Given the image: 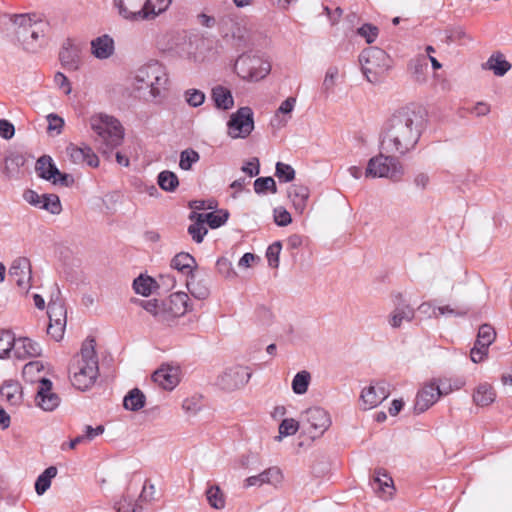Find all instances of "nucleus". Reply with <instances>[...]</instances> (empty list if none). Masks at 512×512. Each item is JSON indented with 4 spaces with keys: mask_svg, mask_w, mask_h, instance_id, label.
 Wrapping results in <instances>:
<instances>
[{
    "mask_svg": "<svg viewBox=\"0 0 512 512\" xmlns=\"http://www.w3.org/2000/svg\"><path fill=\"white\" fill-rule=\"evenodd\" d=\"M423 128V117L411 107L396 110L382 128L380 148L391 155L404 156L415 149Z\"/></svg>",
    "mask_w": 512,
    "mask_h": 512,
    "instance_id": "f257e3e1",
    "label": "nucleus"
},
{
    "mask_svg": "<svg viewBox=\"0 0 512 512\" xmlns=\"http://www.w3.org/2000/svg\"><path fill=\"white\" fill-rule=\"evenodd\" d=\"M168 80L166 68L158 61H150L134 71L131 86L139 98L152 102L163 96Z\"/></svg>",
    "mask_w": 512,
    "mask_h": 512,
    "instance_id": "f03ea898",
    "label": "nucleus"
},
{
    "mask_svg": "<svg viewBox=\"0 0 512 512\" xmlns=\"http://www.w3.org/2000/svg\"><path fill=\"white\" fill-rule=\"evenodd\" d=\"M95 346L94 339L85 340L80 352L74 356L70 364V381L78 390L86 391L90 389L97 380L99 363Z\"/></svg>",
    "mask_w": 512,
    "mask_h": 512,
    "instance_id": "7ed1b4c3",
    "label": "nucleus"
},
{
    "mask_svg": "<svg viewBox=\"0 0 512 512\" xmlns=\"http://www.w3.org/2000/svg\"><path fill=\"white\" fill-rule=\"evenodd\" d=\"M11 20L18 41L25 50L34 52L40 46V39L44 37L46 22L38 19L36 15L26 14L13 15Z\"/></svg>",
    "mask_w": 512,
    "mask_h": 512,
    "instance_id": "20e7f679",
    "label": "nucleus"
},
{
    "mask_svg": "<svg viewBox=\"0 0 512 512\" xmlns=\"http://www.w3.org/2000/svg\"><path fill=\"white\" fill-rule=\"evenodd\" d=\"M90 125L107 148L113 149L121 145L124 138V129L115 117L102 113L96 114L90 118Z\"/></svg>",
    "mask_w": 512,
    "mask_h": 512,
    "instance_id": "39448f33",
    "label": "nucleus"
},
{
    "mask_svg": "<svg viewBox=\"0 0 512 512\" xmlns=\"http://www.w3.org/2000/svg\"><path fill=\"white\" fill-rule=\"evenodd\" d=\"M359 62L363 74L370 83H377L390 67L389 56L378 47L364 49L359 56Z\"/></svg>",
    "mask_w": 512,
    "mask_h": 512,
    "instance_id": "423d86ee",
    "label": "nucleus"
},
{
    "mask_svg": "<svg viewBox=\"0 0 512 512\" xmlns=\"http://www.w3.org/2000/svg\"><path fill=\"white\" fill-rule=\"evenodd\" d=\"M398 155H391L383 152L368 161L365 175L371 178H389L398 180L403 175V167Z\"/></svg>",
    "mask_w": 512,
    "mask_h": 512,
    "instance_id": "0eeeda50",
    "label": "nucleus"
},
{
    "mask_svg": "<svg viewBox=\"0 0 512 512\" xmlns=\"http://www.w3.org/2000/svg\"><path fill=\"white\" fill-rule=\"evenodd\" d=\"M270 70V63L258 56L243 54L234 64V71L237 75L247 81L262 80L269 74Z\"/></svg>",
    "mask_w": 512,
    "mask_h": 512,
    "instance_id": "6e6552de",
    "label": "nucleus"
},
{
    "mask_svg": "<svg viewBox=\"0 0 512 512\" xmlns=\"http://www.w3.org/2000/svg\"><path fill=\"white\" fill-rule=\"evenodd\" d=\"M300 422L311 438L322 436L332 423L329 413L317 406L302 412Z\"/></svg>",
    "mask_w": 512,
    "mask_h": 512,
    "instance_id": "1a4fd4ad",
    "label": "nucleus"
},
{
    "mask_svg": "<svg viewBox=\"0 0 512 512\" xmlns=\"http://www.w3.org/2000/svg\"><path fill=\"white\" fill-rule=\"evenodd\" d=\"M253 111L250 107H241L232 113L227 123L228 135L233 139L246 138L254 129Z\"/></svg>",
    "mask_w": 512,
    "mask_h": 512,
    "instance_id": "9d476101",
    "label": "nucleus"
},
{
    "mask_svg": "<svg viewBox=\"0 0 512 512\" xmlns=\"http://www.w3.org/2000/svg\"><path fill=\"white\" fill-rule=\"evenodd\" d=\"M251 371L248 367L235 365L226 368L220 373L216 380V385L224 391H235L244 387L251 378Z\"/></svg>",
    "mask_w": 512,
    "mask_h": 512,
    "instance_id": "9b49d317",
    "label": "nucleus"
},
{
    "mask_svg": "<svg viewBox=\"0 0 512 512\" xmlns=\"http://www.w3.org/2000/svg\"><path fill=\"white\" fill-rule=\"evenodd\" d=\"M390 395L389 384L385 381L372 382L362 389L360 401L363 409L377 407Z\"/></svg>",
    "mask_w": 512,
    "mask_h": 512,
    "instance_id": "f8f14e48",
    "label": "nucleus"
},
{
    "mask_svg": "<svg viewBox=\"0 0 512 512\" xmlns=\"http://www.w3.org/2000/svg\"><path fill=\"white\" fill-rule=\"evenodd\" d=\"M9 276L24 292L31 287L32 269L27 257H17L9 268Z\"/></svg>",
    "mask_w": 512,
    "mask_h": 512,
    "instance_id": "ddd939ff",
    "label": "nucleus"
},
{
    "mask_svg": "<svg viewBox=\"0 0 512 512\" xmlns=\"http://www.w3.org/2000/svg\"><path fill=\"white\" fill-rule=\"evenodd\" d=\"M415 318L414 308L402 298L401 295L395 297L394 308L387 316V322L393 329H399L404 322L410 323Z\"/></svg>",
    "mask_w": 512,
    "mask_h": 512,
    "instance_id": "4468645a",
    "label": "nucleus"
},
{
    "mask_svg": "<svg viewBox=\"0 0 512 512\" xmlns=\"http://www.w3.org/2000/svg\"><path fill=\"white\" fill-rule=\"evenodd\" d=\"M189 296L184 292H176L163 302L165 323L183 316L189 309Z\"/></svg>",
    "mask_w": 512,
    "mask_h": 512,
    "instance_id": "2eb2a0df",
    "label": "nucleus"
},
{
    "mask_svg": "<svg viewBox=\"0 0 512 512\" xmlns=\"http://www.w3.org/2000/svg\"><path fill=\"white\" fill-rule=\"evenodd\" d=\"M66 153L70 161L76 165H87L92 168L99 166V158L88 145H76L70 143L66 147Z\"/></svg>",
    "mask_w": 512,
    "mask_h": 512,
    "instance_id": "dca6fc26",
    "label": "nucleus"
},
{
    "mask_svg": "<svg viewBox=\"0 0 512 512\" xmlns=\"http://www.w3.org/2000/svg\"><path fill=\"white\" fill-rule=\"evenodd\" d=\"M221 29L225 37H231L238 44L246 42L250 37V28L244 19H223Z\"/></svg>",
    "mask_w": 512,
    "mask_h": 512,
    "instance_id": "f3484780",
    "label": "nucleus"
},
{
    "mask_svg": "<svg viewBox=\"0 0 512 512\" xmlns=\"http://www.w3.org/2000/svg\"><path fill=\"white\" fill-rule=\"evenodd\" d=\"M370 485L379 498L385 501L393 498L395 493L394 482L392 477L388 475L385 470H375L373 478L370 481Z\"/></svg>",
    "mask_w": 512,
    "mask_h": 512,
    "instance_id": "a211bd4d",
    "label": "nucleus"
},
{
    "mask_svg": "<svg viewBox=\"0 0 512 512\" xmlns=\"http://www.w3.org/2000/svg\"><path fill=\"white\" fill-rule=\"evenodd\" d=\"M118 15L129 22L143 21V0H113Z\"/></svg>",
    "mask_w": 512,
    "mask_h": 512,
    "instance_id": "6ab92c4d",
    "label": "nucleus"
},
{
    "mask_svg": "<svg viewBox=\"0 0 512 512\" xmlns=\"http://www.w3.org/2000/svg\"><path fill=\"white\" fill-rule=\"evenodd\" d=\"M39 407L45 411H53L59 406V396L52 392V382L47 378L39 380V388L36 396Z\"/></svg>",
    "mask_w": 512,
    "mask_h": 512,
    "instance_id": "aec40b11",
    "label": "nucleus"
},
{
    "mask_svg": "<svg viewBox=\"0 0 512 512\" xmlns=\"http://www.w3.org/2000/svg\"><path fill=\"white\" fill-rule=\"evenodd\" d=\"M441 395L439 387L435 384L425 385L416 395L414 410L416 413H423L437 402Z\"/></svg>",
    "mask_w": 512,
    "mask_h": 512,
    "instance_id": "412c9836",
    "label": "nucleus"
},
{
    "mask_svg": "<svg viewBox=\"0 0 512 512\" xmlns=\"http://www.w3.org/2000/svg\"><path fill=\"white\" fill-rule=\"evenodd\" d=\"M152 380L164 390H172L179 383V370L171 366H162L152 374Z\"/></svg>",
    "mask_w": 512,
    "mask_h": 512,
    "instance_id": "4be33fe9",
    "label": "nucleus"
},
{
    "mask_svg": "<svg viewBox=\"0 0 512 512\" xmlns=\"http://www.w3.org/2000/svg\"><path fill=\"white\" fill-rule=\"evenodd\" d=\"M42 352L41 346L28 337L15 338L14 350L12 357L24 360L30 357L40 356Z\"/></svg>",
    "mask_w": 512,
    "mask_h": 512,
    "instance_id": "5701e85b",
    "label": "nucleus"
},
{
    "mask_svg": "<svg viewBox=\"0 0 512 512\" xmlns=\"http://www.w3.org/2000/svg\"><path fill=\"white\" fill-rule=\"evenodd\" d=\"M90 45L91 54L99 60L109 59L115 52L114 39L108 34L92 39Z\"/></svg>",
    "mask_w": 512,
    "mask_h": 512,
    "instance_id": "b1692460",
    "label": "nucleus"
},
{
    "mask_svg": "<svg viewBox=\"0 0 512 512\" xmlns=\"http://www.w3.org/2000/svg\"><path fill=\"white\" fill-rule=\"evenodd\" d=\"M282 480L281 470L278 467H270L258 475L248 477L245 480V487L261 486L263 484L278 485Z\"/></svg>",
    "mask_w": 512,
    "mask_h": 512,
    "instance_id": "393cba45",
    "label": "nucleus"
},
{
    "mask_svg": "<svg viewBox=\"0 0 512 512\" xmlns=\"http://www.w3.org/2000/svg\"><path fill=\"white\" fill-rule=\"evenodd\" d=\"M25 163V158L18 152H10L4 158L2 173L7 179H16L19 177L20 169Z\"/></svg>",
    "mask_w": 512,
    "mask_h": 512,
    "instance_id": "a878e982",
    "label": "nucleus"
},
{
    "mask_svg": "<svg viewBox=\"0 0 512 512\" xmlns=\"http://www.w3.org/2000/svg\"><path fill=\"white\" fill-rule=\"evenodd\" d=\"M61 64L68 70H76L79 67L80 57L78 48L67 40L59 53Z\"/></svg>",
    "mask_w": 512,
    "mask_h": 512,
    "instance_id": "bb28decb",
    "label": "nucleus"
},
{
    "mask_svg": "<svg viewBox=\"0 0 512 512\" xmlns=\"http://www.w3.org/2000/svg\"><path fill=\"white\" fill-rule=\"evenodd\" d=\"M287 193L295 210L300 214L303 213L310 194L308 187L301 184H293L288 188Z\"/></svg>",
    "mask_w": 512,
    "mask_h": 512,
    "instance_id": "cd10ccee",
    "label": "nucleus"
},
{
    "mask_svg": "<svg viewBox=\"0 0 512 512\" xmlns=\"http://www.w3.org/2000/svg\"><path fill=\"white\" fill-rule=\"evenodd\" d=\"M172 0H143V21L156 19L168 10Z\"/></svg>",
    "mask_w": 512,
    "mask_h": 512,
    "instance_id": "c85d7f7f",
    "label": "nucleus"
},
{
    "mask_svg": "<svg viewBox=\"0 0 512 512\" xmlns=\"http://www.w3.org/2000/svg\"><path fill=\"white\" fill-rule=\"evenodd\" d=\"M211 98L218 109L229 110L234 106L231 91L222 85H217L212 88Z\"/></svg>",
    "mask_w": 512,
    "mask_h": 512,
    "instance_id": "c756f323",
    "label": "nucleus"
},
{
    "mask_svg": "<svg viewBox=\"0 0 512 512\" xmlns=\"http://www.w3.org/2000/svg\"><path fill=\"white\" fill-rule=\"evenodd\" d=\"M36 171L39 177L48 181H52L55 176L60 175V171L48 155H43L37 160Z\"/></svg>",
    "mask_w": 512,
    "mask_h": 512,
    "instance_id": "7c9ffc66",
    "label": "nucleus"
},
{
    "mask_svg": "<svg viewBox=\"0 0 512 512\" xmlns=\"http://www.w3.org/2000/svg\"><path fill=\"white\" fill-rule=\"evenodd\" d=\"M0 395L8 404L17 405L22 399L21 387L15 381H6L0 388Z\"/></svg>",
    "mask_w": 512,
    "mask_h": 512,
    "instance_id": "2f4dec72",
    "label": "nucleus"
},
{
    "mask_svg": "<svg viewBox=\"0 0 512 512\" xmlns=\"http://www.w3.org/2000/svg\"><path fill=\"white\" fill-rule=\"evenodd\" d=\"M186 286L191 295L196 299H206L210 294L206 280L197 278L195 274H191L187 278Z\"/></svg>",
    "mask_w": 512,
    "mask_h": 512,
    "instance_id": "473e14b6",
    "label": "nucleus"
},
{
    "mask_svg": "<svg viewBox=\"0 0 512 512\" xmlns=\"http://www.w3.org/2000/svg\"><path fill=\"white\" fill-rule=\"evenodd\" d=\"M484 68L493 71L494 75L501 77L511 69V64L505 59L503 54L495 53L488 58Z\"/></svg>",
    "mask_w": 512,
    "mask_h": 512,
    "instance_id": "72a5a7b5",
    "label": "nucleus"
},
{
    "mask_svg": "<svg viewBox=\"0 0 512 512\" xmlns=\"http://www.w3.org/2000/svg\"><path fill=\"white\" fill-rule=\"evenodd\" d=\"M171 267L178 270L183 274H187L188 277L193 273V269L196 267L195 259L189 253H179L171 261Z\"/></svg>",
    "mask_w": 512,
    "mask_h": 512,
    "instance_id": "f704fd0d",
    "label": "nucleus"
},
{
    "mask_svg": "<svg viewBox=\"0 0 512 512\" xmlns=\"http://www.w3.org/2000/svg\"><path fill=\"white\" fill-rule=\"evenodd\" d=\"M296 102L295 97H288L280 104L274 115V121H276L277 125L285 126L288 123L296 106Z\"/></svg>",
    "mask_w": 512,
    "mask_h": 512,
    "instance_id": "c9c22d12",
    "label": "nucleus"
},
{
    "mask_svg": "<svg viewBox=\"0 0 512 512\" xmlns=\"http://www.w3.org/2000/svg\"><path fill=\"white\" fill-rule=\"evenodd\" d=\"M57 473V467L49 466L37 477L35 491L38 495H43L50 488L51 481L57 476Z\"/></svg>",
    "mask_w": 512,
    "mask_h": 512,
    "instance_id": "e433bc0d",
    "label": "nucleus"
},
{
    "mask_svg": "<svg viewBox=\"0 0 512 512\" xmlns=\"http://www.w3.org/2000/svg\"><path fill=\"white\" fill-rule=\"evenodd\" d=\"M190 219L195 220V222L188 227V233L196 243H201L208 232L204 226L205 222L200 218L199 213L195 212L191 213Z\"/></svg>",
    "mask_w": 512,
    "mask_h": 512,
    "instance_id": "4c0bfd02",
    "label": "nucleus"
},
{
    "mask_svg": "<svg viewBox=\"0 0 512 512\" xmlns=\"http://www.w3.org/2000/svg\"><path fill=\"white\" fill-rule=\"evenodd\" d=\"M408 69L417 82L425 81V75L428 69L427 58L423 55L417 56L410 61Z\"/></svg>",
    "mask_w": 512,
    "mask_h": 512,
    "instance_id": "58836bf2",
    "label": "nucleus"
},
{
    "mask_svg": "<svg viewBox=\"0 0 512 512\" xmlns=\"http://www.w3.org/2000/svg\"><path fill=\"white\" fill-rule=\"evenodd\" d=\"M311 382V374L306 370H302L293 377L291 388L297 395H303L308 391Z\"/></svg>",
    "mask_w": 512,
    "mask_h": 512,
    "instance_id": "ea45409f",
    "label": "nucleus"
},
{
    "mask_svg": "<svg viewBox=\"0 0 512 512\" xmlns=\"http://www.w3.org/2000/svg\"><path fill=\"white\" fill-rule=\"evenodd\" d=\"M206 498L209 505L217 510L225 507V495L218 485H210L206 490Z\"/></svg>",
    "mask_w": 512,
    "mask_h": 512,
    "instance_id": "a19ab883",
    "label": "nucleus"
},
{
    "mask_svg": "<svg viewBox=\"0 0 512 512\" xmlns=\"http://www.w3.org/2000/svg\"><path fill=\"white\" fill-rule=\"evenodd\" d=\"M200 218L209 225L210 228L216 229L224 225L229 217V213L226 210H218L209 213H199Z\"/></svg>",
    "mask_w": 512,
    "mask_h": 512,
    "instance_id": "79ce46f5",
    "label": "nucleus"
},
{
    "mask_svg": "<svg viewBox=\"0 0 512 512\" xmlns=\"http://www.w3.org/2000/svg\"><path fill=\"white\" fill-rule=\"evenodd\" d=\"M495 399V393L492 387L488 384H480L474 395L473 400L479 406H487Z\"/></svg>",
    "mask_w": 512,
    "mask_h": 512,
    "instance_id": "37998d69",
    "label": "nucleus"
},
{
    "mask_svg": "<svg viewBox=\"0 0 512 512\" xmlns=\"http://www.w3.org/2000/svg\"><path fill=\"white\" fill-rule=\"evenodd\" d=\"M145 404L144 394L137 388L132 389L123 400V405L127 410L138 411Z\"/></svg>",
    "mask_w": 512,
    "mask_h": 512,
    "instance_id": "c03bdc74",
    "label": "nucleus"
},
{
    "mask_svg": "<svg viewBox=\"0 0 512 512\" xmlns=\"http://www.w3.org/2000/svg\"><path fill=\"white\" fill-rule=\"evenodd\" d=\"M157 183L160 188L166 192H174L179 186L177 175L169 170L162 171L158 174Z\"/></svg>",
    "mask_w": 512,
    "mask_h": 512,
    "instance_id": "a18cd8bd",
    "label": "nucleus"
},
{
    "mask_svg": "<svg viewBox=\"0 0 512 512\" xmlns=\"http://www.w3.org/2000/svg\"><path fill=\"white\" fill-rule=\"evenodd\" d=\"M114 508L117 512H144L145 508L134 501L132 497L123 495L119 500L114 503Z\"/></svg>",
    "mask_w": 512,
    "mask_h": 512,
    "instance_id": "49530a36",
    "label": "nucleus"
},
{
    "mask_svg": "<svg viewBox=\"0 0 512 512\" xmlns=\"http://www.w3.org/2000/svg\"><path fill=\"white\" fill-rule=\"evenodd\" d=\"M49 321L66 323V309L60 301L50 300L48 303Z\"/></svg>",
    "mask_w": 512,
    "mask_h": 512,
    "instance_id": "de8ad7c7",
    "label": "nucleus"
},
{
    "mask_svg": "<svg viewBox=\"0 0 512 512\" xmlns=\"http://www.w3.org/2000/svg\"><path fill=\"white\" fill-rule=\"evenodd\" d=\"M15 337L9 331L0 332V358L12 357Z\"/></svg>",
    "mask_w": 512,
    "mask_h": 512,
    "instance_id": "09e8293b",
    "label": "nucleus"
},
{
    "mask_svg": "<svg viewBox=\"0 0 512 512\" xmlns=\"http://www.w3.org/2000/svg\"><path fill=\"white\" fill-rule=\"evenodd\" d=\"M44 369V365L41 361H31L23 367L22 374L23 377L28 382H39L42 377H37V374L42 372Z\"/></svg>",
    "mask_w": 512,
    "mask_h": 512,
    "instance_id": "8fccbe9b",
    "label": "nucleus"
},
{
    "mask_svg": "<svg viewBox=\"0 0 512 512\" xmlns=\"http://www.w3.org/2000/svg\"><path fill=\"white\" fill-rule=\"evenodd\" d=\"M339 75V69L336 66H331L327 69L323 83H322V92L328 96L334 91V87L336 85V81Z\"/></svg>",
    "mask_w": 512,
    "mask_h": 512,
    "instance_id": "3c124183",
    "label": "nucleus"
},
{
    "mask_svg": "<svg viewBox=\"0 0 512 512\" xmlns=\"http://www.w3.org/2000/svg\"><path fill=\"white\" fill-rule=\"evenodd\" d=\"M155 281L147 276L140 275L133 281V289L137 294L142 296H149L154 287Z\"/></svg>",
    "mask_w": 512,
    "mask_h": 512,
    "instance_id": "603ef678",
    "label": "nucleus"
},
{
    "mask_svg": "<svg viewBox=\"0 0 512 512\" xmlns=\"http://www.w3.org/2000/svg\"><path fill=\"white\" fill-rule=\"evenodd\" d=\"M199 160L200 155L197 151L192 148L185 149L180 153L179 167L184 171H189Z\"/></svg>",
    "mask_w": 512,
    "mask_h": 512,
    "instance_id": "864d4df0",
    "label": "nucleus"
},
{
    "mask_svg": "<svg viewBox=\"0 0 512 512\" xmlns=\"http://www.w3.org/2000/svg\"><path fill=\"white\" fill-rule=\"evenodd\" d=\"M40 209L46 210L53 215H58L62 211V205L56 194H44Z\"/></svg>",
    "mask_w": 512,
    "mask_h": 512,
    "instance_id": "5fc2aeb1",
    "label": "nucleus"
},
{
    "mask_svg": "<svg viewBox=\"0 0 512 512\" xmlns=\"http://www.w3.org/2000/svg\"><path fill=\"white\" fill-rule=\"evenodd\" d=\"M254 190L257 194L277 193L276 182L272 177H260L254 181Z\"/></svg>",
    "mask_w": 512,
    "mask_h": 512,
    "instance_id": "6e6d98bb",
    "label": "nucleus"
},
{
    "mask_svg": "<svg viewBox=\"0 0 512 512\" xmlns=\"http://www.w3.org/2000/svg\"><path fill=\"white\" fill-rule=\"evenodd\" d=\"M446 41L448 43L466 44L472 41V37L462 27H454L446 31Z\"/></svg>",
    "mask_w": 512,
    "mask_h": 512,
    "instance_id": "4d7b16f0",
    "label": "nucleus"
},
{
    "mask_svg": "<svg viewBox=\"0 0 512 512\" xmlns=\"http://www.w3.org/2000/svg\"><path fill=\"white\" fill-rule=\"evenodd\" d=\"M496 338V332L494 328L489 324H483L478 330L476 342L482 344V347H489Z\"/></svg>",
    "mask_w": 512,
    "mask_h": 512,
    "instance_id": "13d9d810",
    "label": "nucleus"
},
{
    "mask_svg": "<svg viewBox=\"0 0 512 512\" xmlns=\"http://www.w3.org/2000/svg\"><path fill=\"white\" fill-rule=\"evenodd\" d=\"M300 422L293 418H285L279 425V435L277 436L278 440H281L284 437L292 436L297 433L299 430Z\"/></svg>",
    "mask_w": 512,
    "mask_h": 512,
    "instance_id": "bf43d9fd",
    "label": "nucleus"
},
{
    "mask_svg": "<svg viewBox=\"0 0 512 512\" xmlns=\"http://www.w3.org/2000/svg\"><path fill=\"white\" fill-rule=\"evenodd\" d=\"M185 102L193 108L201 106L206 99L205 93L199 89L190 88L183 94Z\"/></svg>",
    "mask_w": 512,
    "mask_h": 512,
    "instance_id": "052dcab7",
    "label": "nucleus"
},
{
    "mask_svg": "<svg viewBox=\"0 0 512 512\" xmlns=\"http://www.w3.org/2000/svg\"><path fill=\"white\" fill-rule=\"evenodd\" d=\"M154 501H156L155 486H154V484H152L151 482L146 480L136 502H138L139 504H141L144 507V504H151Z\"/></svg>",
    "mask_w": 512,
    "mask_h": 512,
    "instance_id": "680f3d73",
    "label": "nucleus"
},
{
    "mask_svg": "<svg viewBox=\"0 0 512 512\" xmlns=\"http://www.w3.org/2000/svg\"><path fill=\"white\" fill-rule=\"evenodd\" d=\"M48 127L47 132L51 135H60L64 127V119L55 113H50L46 116Z\"/></svg>",
    "mask_w": 512,
    "mask_h": 512,
    "instance_id": "e2e57ef3",
    "label": "nucleus"
},
{
    "mask_svg": "<svg viewBox=\"0 0 512 512\" xmlns=\"http://www.w3.org/2000/svg\"><path fill=\"white\" fill-rule=\"evenodd\" d=\"M142 307L159 321L165 323L163 302L159 303L157 300H146L141 302Z\"/></svg>",
    "mask_w": 512,
    "mask_h": 512,
    "instance_id": "0e129e2a",
    "label": "nucleus"
},
{
    "mask_svg": "<svg viewBox=\"0 0 512 512\" xmlns=\"http://www.w3.org/2000/svg\"><path fill=\"white\" fill-rule=\"evenodd\" d=\"M468 313L466 307H452L450 305L437 306V318L440 316L464 317Z\"/></svg>",
    "mask_w": 512,
    "mask_h": 512,
    "instance_id": "69168bd1",
    "label": "nucleus"
},
{
    "mask_svg": "<svg viewBox=\"0 0 512 512\" xmlns=\"http://www.w3.org/2000/svg\"><path fill=\"white\" fill-rule=\"evenodd\" d=\"M275 175L284 182H290L295 177V170L289 164L277 162Z\"/></svg>",
    "mask_w": 512,
    "mask_h": 512,
    "instance_id": "338daca9",
    "label": "nucleus"
},
{
    "mask_svg": "<svg viewBox=\"0 0 512 512\" xmlns=\"http://www.w3.org/2000/svg\"><path fill=\"white\" fill-rule=\"evenodd\" d=\"M282 245L279 241L272 243L266 251L267 261L270 267L277 268Z\"/></svg>",
    "mask_w": 512,
    "mask_h": 512,
    "instance_id": "774afa93",
    "label": "nucleus"
}]
</instances>
